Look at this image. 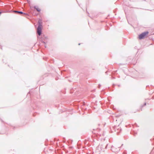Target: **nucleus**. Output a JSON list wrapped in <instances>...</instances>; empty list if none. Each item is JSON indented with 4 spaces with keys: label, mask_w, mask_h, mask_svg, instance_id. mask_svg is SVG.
<instances>
[{
    "label": "nucleus",
    "mask_w": 154,
    "mask_h": 154,
    "mask_svg": "<svg viewBox=\"0 0 154 154\" xmlns=\"http://www.w3.org/2000/svg\"><path fill=\"white\" fill-rule=\"evenodd\" d=\"M146 103H144V104L143 105H142L141 106V107H143L144 106H146Z\"/></svg>",
    "instance_id": "nucleus-8"
},
{
    "label": "nucleus",
    "mask_w": 154,
    "mask_h": 154,
    "mask_svg": "<svg viewBox=\"0 0 154 154\" xmlns=\"http://www.w3.org/2000/svg\"><path fill=\"white\" fill-rule=\"evenodd\" d=\"M108 146V144H101V145H99L97 147V149H100V151H104L105 149H106Z\"/></svg>",
    "instance_id": "nucleus-3"
},
{
    "label": "nucleus",
    "mask_w": 154,
    "mask_h": 154,
    "mask_svg": "<svg viewBox=\"0 0 154 154\" xmlns=\"http://www.w3.org/2000/svg\"><path fill=\"white\" fill-rule=\"evenodd\" d=\"M13 12L15 13H16V14H20V15H28V14L27 13H24L22 11H18L14 10L13 11Z\"/></svg>",
    "instance_id": "nucleus-5"
},
{
    "label": "nucleus",
    "mask_w": 154,
    "mask_h": 154,
    "mask_svg": "<svg viewBox=\"0 0 154 154\" xmlns=\"http://www.w3.org/2000/svg\"><path fill=\"white\" fill-rule=\"evenodd\" d=\"M133 132H134V134H133V131H132V134H134V136H135V134H137V132H135L134 131Z\"/></svg>",
    "instance_id": "nucleus-9"
},
{
    "label": "nucleus",
    "mask_w": 154,
    "mask_h": 154,
    "mask_svg": "<svg viewBox=\"0 0 154 154\" xmlns=\"http://www.w3.org/2000/svg\"><path fill=\"white\" fill-rule=\"evenodd\" d=\"M152 99H154V96H153V97H152Z\"/></svg>",
    "instance_id": "nucleus-14"
},
{
    "label": "nucleus",
    "mask_w": 154,
    "mask_h": 154,
    "mask_svg": "<svg viewBox=\"0 0 154 154\" xmlns=\"http://www.w3.org/2000/svg\"><path fill=\"white\" fill-rule=\"evenodd\" d=\"M1 120L2 122H3V121L2 119H1Z\"/></svg>",
    "instance_id": "nucleus-13"
},
{
    "label": "nucleus",
    "mask_w": 154,
    "mask_h": 154,
    "mask_svg": "<svg viewBox=\"0 0 154 154\" xmlns=\"http://www.w3.org/2000/svg\"><path fill=\"white\" fill-rule=\"evenodd\" d=\"M149 33L147 31L143 32L140 34L139 35V38L140 39H142L144 38Z\"/></svg>",
    "instance_id": "nucleus-2"
},
{
    "label": "nucleus",
    "mask_w": 154,
    "mask_h": 154,
    "mask_svg": "<svg viewBox=\"0 0 154 154\" xmlns=\"http://www.w3.org/2000/svg\"><path fill=\"white\" fill-rule=\"evenodd\" d=\"M34 8L35 9L36 11L38 12H39L41 11V9H40L38 7V6H34Z\"/></svg>",
    "instance_id": "nucleus-7"
},
{
    "label": "nucleus",
    "mask_w": 154,
    "mask_h": 154,
    "mask_svg": "<svg viewBox=\"0 0 154 154\" xmlns=\"http://www.w3.org/2000/svg\"><path fill=\"white\" fill-rule=\"evenodd\" d=\"M119 147H118V149H116V150L114 149V147H113V146H112L111 147V150L113 152H116L119 150L120 149H119Z\"/></svg>",
    "instance_id": "nucleus-6"
},
{
    "label": "nucleus",
    "mask_w": 154,
    "mask_h": 154,
    "mask_svg": "<svg viewBox=\"0 0 154 154\" xmlns=\"http://www.w3.org/2000/svg\"><path fill=\"white\" fill-rule=\"evenodd\" d=\"M107 72H106V74H107Z\"/></svg>",
    "instance_id": "nucleus-15"
},
{
    "label": "nucleus",
    "mask_w": 154,
    "mask_h": 154,
    "mask_svg": "<svg viewBox=\"0 0 154 154\" xmlns=\"http://www.w3.org/2000/svg\"><path fill=\"white\" fill-rule=\"evenodd\" d=\"M80 44H81L80 43H79V45H80Z\"/></svg>",
    "instance_id": "nucleus-16"
},
{
    "label": "nucleus",
    "mask_w": 154,
    "mask_h": 154,
    "mask_svg": "<svg viewBox=\"0 0 154 154\" xmlns=\"http://www.w3.org/2000/svg\"><path fill=\"white\" fill-rule=\"evenodd\" d=\"M114 130L116 132L117 134H119L122 131L121 129L119 126H115L114 128Z\"/></svg>",
    "instance_id": "nucleus-4"
},
{
    "label": "nucleus",
    "mask_w": 154,
    "mask_h": 154,
    "mask_svg": "<svg viewBox=\"0 0 154 154\" xmlns=\"http://www.w3.org/2000/svg\"><path fill=\"white\" fill-rule=\"evenodd\" d=\"M45 48H46V45H45Z\"/></svg>",
    "instance_id": "nucleus-18"
},
{
    "label": "nucleus",
    "mask_w": 154,
    "mask_h": 154,
    "mask_svg": "<svg viewBox=\"0 0 154 154\" xmlns=\"http://www.w3.org/2000/svg\"><path fill=\"white\" fill-rule=\"evenodd\" d=\"M42 43H44V44H45V42L44 41H42Z\"/></svg>",
    "instance_id": "nucleus-11"
},
{
    "label": "nucleus",
    "mask_w": 154,
    "mask_h": 154,
    "mask_svg": "<svg viewBox=\"0 0 154 154\" xmlns=\"http://www.w3.org/2000/svg\"><path fill=\"white\" fill-rule=\"evenodd\" d=\"M123 145V144H122V146Z\"/></svg>",
    "instance_id": "nucleus-19"
},
{
    "label": "nucleus",
    "mask_w": 154,
    "mask_h": 154,
    "mask_svg": "<svg viewBox=\"0 0 154 154\" xmlns=\"http://www.w3.org/2000/svg\"><path fill=\"white\" fill-rule=\"evenodd\" d=\"M101 86V85L100 84H99L98 85V87L99 88H100Z\"/></svg>",
    "instance_id": "nucleus-10"
},
{
    "label": "nucleus",
    "mask_w": 154,
    "mask_h": 154,
    "mask_svg": "<svg viewBox=\"0 0 154 154\" xmlns=\"http://www.w3.org/2000/svg\"><path fill=\"white\" fill-rule=\"evenodd\" d=\"M2 13V12H0V15H1V14Z\"/></svg>",
    "instance_id": "nucleus-12"
},
{
    "label": "nucleus",
    "mask_w": 154,
    "mask_h": 154,
    "mask_svg": "<svg viewBox=\"0 0 154 154\" xmlns=\"http://www.w3.org/2000/svg\"><path fill=\"white\" fill-rule=\"evenodd\" d=\"M38 26L37 28V34L40 36L42 34V20L39 19L38 22Z\"/></svg>",
    "instance_id": "nucleus-1"
},
{
    "label": "nucleus",
    "mask_w": 154,
    "mask_h": 154,
    "mask_svg": "<svg viewBox=\"0 0 154 154\" xmlns=\"http://www.w3.org/2000/svg\"><path fill=\"white\" fill-rule=\"evenodd\" d=\"M120 86V85H118L119 87Z\"/></svg>",
    "instance_id": "nucleus-17"
}]
</instances>
